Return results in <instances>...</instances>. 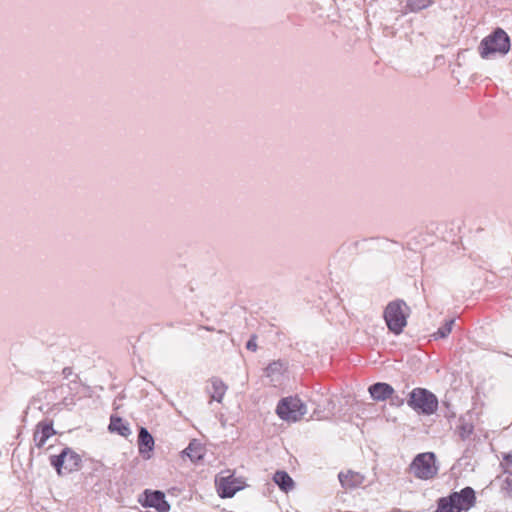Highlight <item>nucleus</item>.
Segmentation results:
<instances>
[{
  "label": "nucleus",
  "instance_id": "obj_1",
  "mask_svg": "<svg viewBox=\"0 0 512 512\" xmlns=\"http://www.w3.org/2000/svg\"><path fill=\"white\" fill-rule=\"evenodd\" d=\"M475 492L471 487H465L460 492H454L448 497H443L438 502L436 512H462L474 506Z\"/></svg>",
  "mask_w": 512,
  "mask_h": 512
},
{
  "label": "nucleus",
  "instance_id": "obj_2",
  "mask_svg": "<svg viewBox=\"0 0 512 512\" xmlns=\"http://www.w3.org/2000/svg\"><path fill=\"white\" fill-rule=\"evenodd\" d=\"M509 50L510 38L501 28H497L492 34L486 36L479 45L482 58H488L493 54L505 55Z\"/></svg>",
  "mask_w": 512,
  "mask_h": 512
},
{
  "label": "nucleus",
  "instance_id": "obj_3",
  "mask_svg": "<svg viewBox=\"0 0 512 512\" xmlns=\"http://www.w3.org/2000/svg\"><path fill=\"white\" fill-rule=\"evenodd\" d=\"M409 473L420 480H431L438 474L436 456L432 452L418 454L409 465Z\"/></svg>",
  "mask_w": 512,
  "mask_h": 512
},
{
  "label": "nucleus",
  "instance_id": "obj_4",
  "mask_svg": "<svg viewBox=\"0 0 512 512\" xmlns=\"http://www.w3.org/2000/svg\"><path fill=\"white\" fill-rule=\"evenodd\" d=\"M408 307L405 302L396 300L390 302L384 311V319L390 331L395 334L402 332L407 324Z\"/></svg>",
  "mask_w": 512,
  "mask_h": 512
},
{
  "label": "nucleus",
  "instance_id": "obj_5",
  "mask_svg": "<svg viewBox=\"0 0 512 512\" xmlns=\"http://www.w3.org/2000/svg\"><path fill=\"white\" fill-rule=\"evenodd\" d=\"M245 486V479L235 477L234 472L229 469L221 471L215 478V487L221 498H231Z\"/></svg>",
  "mask_w": 512,
  "mask_h": 512
},
{
  "label": "nucleus",
  "instance_id": "obj_6",
  "mask_svg": "<svg viewBox=\"0 0 512 512\" xmlns=\"http://www.w3.org/2000/svg\"><path fill=\"white\" fill-rule=\"evenodd\" d=\"M278 416L286 421H298L306 413V409L300 399L296 397L284 398L277 406Z\"/></svg>",
  "mask_w": 512,
  "mask_h": 512
},
{
  "label": "nucleus",
  "instance_id": "obj_7",
  "mask_svg": "<svg viewBox=\"0 0 512 512\" xmlns=\"http://www.w3.org/2000/svg\"><path fill=\"white\" fill-rule=\"evenodd\" d=\"M409 404L416 410L431 414L436 410L438 402L431 392L423 388H415L411 392Z\"/></svg>",
  "mask_w": 512,
  "mask_h": 512
},
{
  "label": "nucleus",
  "instance_id": "obj_8",
  "mask_svg": "<svg viewBox=\"0 0 512 512\" xmlns=\"http://www.w3.org/2000/svg\"><path fill=\"white\" fill-rule=\"evenodd\" d=\"M51 464L59 475H65L80 468V456L70 449H64L59 456L52 457Z\"/></svg>",
  "mask_w": 512,
  "mask_h": 512
},
{
  "label": "nucleus",
  "instance_id": "obj_9",
  "mask_svg": "<svg viewBox=\"0 0 512 512\" xmlns=\"http://www.w3.org/2000/svg\"><path fill=\"white\" fill-rule=\"evenodd\" d=\"M53 423L50 420H44L37 424L33 440L38 448L44 447L47 439L55 434Z\"/></svg>",
  "mask_w": 512,
  "mask_h": 512
},
{
  "label": "nucleus",
  "instance_id": "obj_10",
  "mask_svg": "<svg viewBox=\"0 0 512 512\" xmlns=\"http://www.w3.org/2000/svg\"><path fill=\"white\" fill-rule=\"evenodd\" d=\"M144 505L155 508L158 512H168L170 505L161 491H145Z\"/></svg>",
  "mask_w": 512,
  "mask_h": 512
},
{
  "label": "nucleus",
  "instance_id": "obj_11",
  "mask_svg": "<svg viewBox=\"0 0 512 512\" xmlns=\"http://www.w3.org/2000/svg\"><path fill=\"white\" fill-rule=\"evenodd\" d=\"M341 485L346 489H352L360 486L364 481V476L358 472L347 470L338 475Z\"/></svg>",
  "mask_w": 512,
  "mask_h": 512
},
{
  "label": "nucleus",
  "instance_id": "obj_12",
  "mask_svg": "<svg viewBox=\"0 0 512 512\" xmlns=\"http://www.w3.org/2000/svg\"><path fill=\"white\" fill-rule=\"evenodd\" d=\"M138 447L140 454L146 458L150 457V453L154 448V439L145 428H141L138 436Z\"/></svg>",
  "mask_w": 512,
  "mask_h": 512
},
{
  "label": "nucleus",
  "instance_id": "obj_13",
  "mask_svg": "<svg viewBox=\"0 0 512 512\" xmlns=\"http://www.w3.org/2000/svg\"><path fill=\"white\" fill-rule=\"evenodd\" d=\"M183 454L189 457L192 462H197L203 459L205 448L201 443L194 440L189 443L188 447L183 451Z\"/></svg>",
  "mask_w": 512,
  "mask_h": 512
},
{
  "label": "nucleus",
  "instance_id": "obj_14",
  "mask_svg": "<svg viewBox=\"0 0 512 512\" xmlns=\"http://www.w3.org/2000/svg\"><path fill=\"white\" fill-rule=\"evenodd\" d=\"M273 481L284 492H289L294 488V481L285 471H277L273 476Z\"/></svg>",
  "mask_w": 512,
  "mask_h": 512
},
{
  "label": "nucleus",
  "instance_id": "obj_15",
  "mask_svg": "<svg viewBox=\"0 0 512 512\" xmlns=\"http://www.w3.org/2000/svg\"><path fill=\"white\" fill-rule=\"evenodd\" d=\"M109 430L116 432L121 436L127 437L131 431L128 424L120 417L112 416L110 419Z\"/></svg>",
  "mask_w": 512,
  "mask_h": 512
},
{
  "label": "nucleus",
  "instance_id": "obj_16",
  "mask_svg": "<svg viewBox=\"0 0 512 512\" xmlns=\"http://www.w3.org/2000/svg\"><path fill=\"white\" fill-rule=\"evenodd\" d=\"M287 371V364L283 361H274L265 368L266 376L277 379L278 376L284 374Z\"/></svg>",
  "mask_w": 512,
  "mask_h": 512
},
{
  "label": "nucleus",
  "instance_id": "obj_17",
  "mask_svg": "<svg viewBox=\"0 0 512 512\" xmlns=\"http://www.w3.org/2000/svg\"><path fill=\"white\" fill-rule=\"evenodd\" d=\"M369 392L375 400H385L392 395L393 389L392 386H369Z\"/></svg>",
  "mask_w": 512,
  "mask_h": 512
},
{
  "label": "nucleus",
  "instance_id": "obj_18",
  "mask_svg": "<svg viewBox=\"0 0 512 512\" xmlns=\"http://www.w3.org/2000/svg\"><path fill=\"white\" fill-rule=\"evenodd\" d=\"M407 4L412 11H418V10L427 8L431 4V1H429V0H408Z\"/></svg>",
  "mask_w": 512,
  "mask_h": 512
},
{
  "label": "nucleus",
  "instance_id": "obj_19",
  "mask_svg": "<svg viewBox=\"0 0 512 512\" xmlns=\"http://www.w3.org/2000/svg\"><path fill=\"white\" fill-rule=\"evenodd\" d=\"M454 320L447 321L442 327H440L434 334L436 338H445L452 331Z\"/></svg>",
  "mask_w": 512,
  "mask_h": 512
},
{
  "label": "nucleus",
  "instance_id": "obj_20",
  "mask_svg": "<svg viewBox=\"0 0 512 512\" xmlns=\"http://www.w3.org/2000/svg\"><path fill=\"white\" fill-rule=\"evenodd\" d=\"M501 465L505 473L512 475V452L507 453L503 456V461Z\"/></svg>",
  "mask_w": 512,
  "mask_h": 512
},
{
  "label": "nucleus",
  "instance_id": "obj_21",
  "mask_svg": "<svg viewBox=\"0 0 512 512\" xmlns=\"http://www.w3.org/2000/svg\"><path fill=\"white\" fill-rule=\"evenodd\" d=\"M225 393V386H214V392L212 393L211 398L218 402H221Z\"/></svg>",
  "mask_w": 512,
  "mask_h": 512
},
{
  "label": "nucleus",
  "instance_id": "obj_22",
  "mask_svg": "<svg viewBox=\"0 0 512 512\" xmlns=\"http://www.w3.org/2000/svg\"><path fill=\"white\" fill-rule=\"evenodd\" d=\"M248 350L256 351L257 350V343H256V336L253 335L251 339L247 342L246 345Z\"/></svg>",
  "mask_w": 512,
  "mask_h": 512
},
{
  "label": "nucleus",
  "instance_id": "obj_23",
  "mask_svg": "<svg viewBox=\"0 0 512 512\" xmlns=\"http://www.w3.org/2000/svg\"><path fill=\"white\" fill-rule=\"evenodd\" d=\"M506 483L508 485L509 490L512 491V479H507Z\"/></svg>",
  "mask_w": 512,
  "mask_h": 512
}]
</instances>
